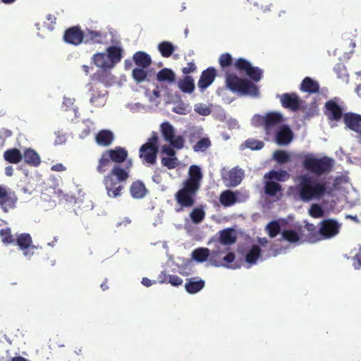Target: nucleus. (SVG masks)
I'll return each instance as SVG.
<instances>
[{"label": "nucleus", "instance_id": "obj_59", "mask_svg": "<svg viewBox=\"0 0 361 361\" xmlns=\"http://www.w3.org/2000/svg\"><path fill=\"white\" fill-rule=\"evenodd\" d=\"M252 123L255 126H264V116L255 115L252 118Z\"/></svg>", "mask_w": 361, "mask_h": 361}, {"label": "nucleus", "instance_id": "obj_62", "mask_svg": "<svg viewBox=\"0 0 361 361\" xmlns=\"http://www.w3.org/2000/svg\"><path fill=\"white\" fill-rule=\"evenodd\" d=\"M353 266L355 269H359L361 267V255L357 254L353 258Z\"/></svg>", "mask_w": 361, "mask_h": 361}, {"label": "nucleus", "instance_id": "obj_44", "mask_svg": "<svg viewBox=\"0 0 361 361\" xmlns=\"http://www.w3.org/2000/svg\"><path fill=\"white\" fill-rule=\"evenodd\" d=\"M190 219L194 224H199L205 217V212L202 208H195L190 214Z\"/></svg>", "mask_w": 361, "mask_h": 361}, {"label": "nucleus", "instance_id": "obj_57", "mask_svg": "<svg viewBox=\"0 0 361 361\" xmlns=\"http://www.w3.org/2000/svg\"><path fill=\"white\" fill-rule=\"evenodd\" d=\"M235 258V254L233 252H229L228 253L223 259L224 262L226 263V265L228 268H233L235 269L236 267H234L233 265H228V264L232 263Z\"/></svg>", "mask_w": 361, "mask_h": 361}, {"label": "nucleus", "instance_id": "obj_30", "mask_svg": "<svg viewBox=\"0 0 361 361\" xmlns=\"http://www.w3.org/2000/svg\"><path fill=\"white\" fill-rule=\"evenodd\" d=\"M147 190L145 188V184L137 180L133 182L130 188V192L131 196L135 199H141L144 197L147 194Z\"/></svg>", "mask_w": 361, "mask_h": 361}, {"label": "nucleus", "instance_id": "obj_55", "mask_svg": "<svg viewBox=\"0 0 361 361\" xmlns=\"http://www.w3.org/2000/svg\"><path fill=\"white\" fill-rule=\"evenodd\" d=\"M169 142L173 147L180 149L184 147L185 140L181 135H174V137H173V138Z\"/></svg>", "mask_w": 361, "mask_h": 361}, {"label": "nucleus", "instance_id": "obj_56", "mask_svg": "<svg viewBox=\"0 0 361 361\" xmlns=\"http://www.w3.org/2000/svg\"><path fill=\"white\" fill-rule=\"evenodd\" d=\"M168 278V283L173 286H178L183 282V279L177 275L169 274L166 276Z\"/></svg>", "mask_w": 361, "mask_h": 361}, {"label": "nucleus", "instance_id": "obj_34", "mask_svg": "<svg viewBox=\"0 0 361 361\" xmlns=\"http://www.w3.org/2000/svg\"><path fill=\"white\" fill-rule=\"evenodd\" d=\"M157 80L159 82H168L169 83H172L176 80V75L171 69L164 68L159 71L157 74Z\"/></svg>", "mask_w": 361, "mask_h": 361}, {"label": "nucleus", "instance_id": "obj_48", "mask_svg": "<svg viewBox=\"0 0 361 361\" xmlns=\"http://www.w3.org/2000/svg\"><path fill=\"white\" fill-rule=\"evenodd\" d=\"M132 76L137 82H142L145 80L147 73L145 71V68L140 67L135 68L132 71Z\"/></svg>", "mask_w": 361, "mask_h": 361}, {"label": "nucleus", "instance_id": "obj_52", "mask_svg": "<svg viewBox=\"0 0 361 361\" xmlns=\"http://www.w3.org/2000/svg\"><path fill=\"white\" fill-rule=\"evenodd\" d=\"M264 142L260 140L248 139L245 142V146L252 150H259L264 147Z\"/></svg>", "mask_w": 361, "mask_h": 361}, {"label": "nucleus", "instance_id": "obj_54", "mask_svg": "<svg viewBox=\"0 0 361 361\" xmlns=\"http://www.w3.org/2000/svg\"><path fill=\"white\" fill-rule=\"evenodd\" d=\"M195 111L201 116H208L211 114L210 108L204 104L199 103L195 105Z\"/></svg>", "mask_w": 361, "mask_h": 361}, {"label": "nucleus", "instance_id": "obj_19", "mask_svg": "<svg viewBox=\"0 0 361 361\" xmlns=\"http://www.w3.org/2000/svg\"><path fill=\"white\" fill-rule=\"evenodd\" d=\"M325 114L331 121H339L343 118L342 108L334 101L329 100L325 103Z\"/></svg>", "mask_w": 361, "mask_h": 361}, {"label": "nucleus", "instance_id": "obj_15", "mask_svg": "<svg viewBox=\"0 0 361 361\" xmlns=\"http://www.w3.org/2000/svg\"><path fill=\"white\" fill-rule=\"evenodd\" d=\"M90 91L92 92L90 103L95 106H102L106 102V90H99L95 83H89Z\"/></svg>", "mask_w": 361, "mask_h": 361}, {"label": "nucleus", "instance_id": "obj_39", "mask_svg": "<svg viewBox=\"0 0 361 361\" xmlns=\"http://www.w3.org/2000/svg\"><path fill=\"white\" fill-rule=\"evenodd\" d=\"M209 255V250L207 247L195 249L192 252V257L197 262H205Z\"/></svg>", "mask_w": 361, "mask_h": 361}, {"label": "nucleus", "instance_id": "obj_33", "mask_svg": "<svg viewBox=\"0 0 361 361\" xmlns=\"http://www.w3.org/2000/svg\"><path fill=\"white\" fill-rule=\"evenodd\" d=\"M264 178L270 180L286 181L290 178V174L285 170H271L264 175Z\"/></svg>", "mask_w": 361, "mask_h": 361}, {"label": "nucleus", "instance_id": "obj_41", "mask_svg": "<svg viewBox=\"0 0 361 361\" xmlns=\"http://www.w3.org/2000/svg\"><path fill=\"white\" fill-rule=\"evenodd\" d=\"M281 185L276 182L270 180L265 182L264 192L269 196H275L276 193L281 192Z\"/></svg>", "mask_w": 361, "mask_h": 361}, {"label": "nucleus", "instance_id": "obj_12", "mask_svg": "<svg viewBox=\"0 0 361 361\" xmlns=\"http://www.w3.org/2000/svg\"><path fill=\"white\" fill-rule=\"evenodd\" d=\"M83 30L79 25L67 28L63 33V39L68 44L78 46L84 42Z\"/></svg>", "mask_w": 361, "mask_h": 361}, {"label": "nucleus", "instance_id": "obj_47", "mask_svg": "<svg viewBox=\"0 0 361 361\" xmlns=\"http://www.w3.org/2000/svg\"><path fill=\"white\" fill-rule=\"evenodd\" d=\"M268 234L271 238H275L281 231L279 223L276 221H271L267 226Z\"/></svg>", "mask_w": 361, "mask_h": 361}, {"label": "nucleus", "instance_id": "obj_9", "mask_svg": "<svg viewBox=\"0 0 361 361\" xmlns=\"http://www.w3.org/2000/svg\"><path fill=\"white\" fill-rule=\"evenodd\" d=\"M18 197L11 188L0 185V207L4 212L15 208Z\"/></svg>", "mask_w": 361, "mask_h": 361}, {"label": "nucleus", "instance_id": "obj_18", "mask_svg": "<svg viewBox=\"0 0 361 361\" xmlns=\"http://www.w3.org/2000/svg\"><path fill=\"white\" fill-rule=\"evenodd\" d=\"M216 76V70L214 67H209L203 71L197 82L198 87L204 90L212 84Z\"/></svg>", "mask_w": 361, "mask_h": 361}, {"label": "nucleus", "instance_id": "obj_51", "mask_svg": "<svg viewBox=\"0 0 361 361\" xmlns=\"http://www.w3.org/2000/svg\"><path fill=\"white\" fill-rule=\"evenodd\" d=\"M178 159L175 157H162L161 164L168 169H175L178 165Z\"/></svg>", "mask_w": 361, "mask_h": 361}, {"label": "nucleus", "instance_id": "obj_35", "mask_svg": "<svg viewBox=\"0 0 361 361\" xmlns=\"http://www.w3.org/2000/svg\"><path fill=\"white\" fill-rule=\"evenodd\" d=\"M261 248L257 245L252 246L251 249L245 255V262L250 264H255L261 256Z\"/></svg>", "mask_w": 361, "mask_h": 361}, {"label": "nucleus", "instance_id": "obj_37", "mask_svg": "<svg viewBox=\"0 0 361 361\" xmlns=\"http://www.w3.org/2000/svg\"><path fill=\"white\" fill-rule=\"evenodd\" d=\"M243 177V171L240 169L233 168L228 173V179L230 184L236 186L240 183Z\"/></svg>", "mask_w": 361, "mask_h": 361}, {"label": "nucleus", "instance_id": "obj_50", "mask_svg": "<svg viewBox=\"0 0 361 361\" xmlns=\"http://www.w3.org/2000/svg\"><path fill=\"white\" fill-rule=\"evenodd\" d=\"M219 63L223 70L229 67L233 63L232 56L229 53H224L221 54L219 58Z\"/></svg>", "mask_w": 361, "mask_h": 361}, {"label": "nucleus", "instance_id": "obj_11", "mask_svg": "<svg viewBox=\"0 0 361 361\" xmlns=\"http://www.w3.org/2000/svg\"><path fill=\"white\" fill-rule=\"evenodd\" d=\"M320 225V234L322 240L330 239L339 233L341 224L332 219L322 221Z\"/></svg>", "mask_w": 361, "mask_h": 361}, {"label": "nucleus", "instance_id": "obj_63", "mask_svg": "<svg viewBox=\"0 0 361 361\" xmlns=\"http://www.w3.org/2000/svg\"><path fill=\"white\" fill-rule=\"evenodd\" d=\"M66 169V166H64L62 164L59 163L51 166V170L54 171H63Z\"/></svg>", "mask_w": 361, "mask_h": 361}, {"label": "nucleus", "instance_id": "obj_27", "mask_svg": "<svg viewBox=\"0 0 361 361\" xmlns=\"http://www.w3.org/2000/svg\"><path fill=\"white\" fill-rule=\"evenodd\" d=\"M300 89L304 92L315 94L319 91V85L316 80L310 77H306L302 80Z\"/></svg>", "mask_w": 361, "mask_h": 361}, {"label": "nucleus", "instance_id": "obj_10", "mask_svg": "<svg viewBox=\"0 0 361 361\" xmlns=\"http://www.w3.org/2000/svg\"><path fill=\"white\" fill-rule=\"evenodd\" d=\"M283 116L276 111L269 112L264 116V130L267 135H271L276 133L281 126Z\"/></svg>", "mask_w": 361, "mask_h": 361}, {"label": "nucleus", "instance_id": "obj_21", "mask_svg": "<svg viewBox=\"0 0 361 361\" xmlns=\"http://www.w3.org/2000/svg\"><path fill=\"white\" fill-rule=\"evenodd\" d=\"M85 44H102L106 35L102 32L87 28L83 31Z\"/></svg>", "mask_w": 361, "mask_h": 361}, {"label": "nucleus", "instance_id": "obj_1", "mask_svg": "<svg viewBox=\"0 0 361 361\" xmlns=\"http://www.w3.org/2000/svg\"><path fill=\"white\" fill-rule=\"evenodd\" d=\"M297 180L295 190L304 202L320 200L326 196L331 195L333 192L332 188L328 185L325 179H319L314 176L302 174L298 176Z\"/></svg>", "mask_w": 361, "mask_h": 361}, {"label": "nucleus", "instance_id": "obj_42", "mask_svg": "<svg viewBox=\"0 0 361 361\" xmlns=\"http://www.w3.org/2000/svg\"><path fill=\"white\" fill-rule=\"evenodd\" d=\"M161 132L167 142H169L175 135V130L173 126L168 121L164 122L161 124Z\"/></svg>", "mask_w": 361, "mask_h": 361}, {"label": "nucleus", "instance_id": "obj_36", "mask_svg": "<svg viewBox=\"0 0 361 361\" xmlns=\"http://www.w3.org/2000/svg\"><path fill=\"white\" fill-rule=\"evenodd\" d=\"M158 50L164 58L170 57L175 51L176 47L169 41H163L158 44Z\"/></svg>", "mask_w": 361, "mask_h": 361}, {"label": "nucleus", "instance_id": "obj_2", "mask_svg": "<svg viewBox=\"0 0 361 361\" xmlns=\"http://www.w3.org/2000/svg\"><path fill=\"white\" fill-rule=\"evenodd\" d=\"M203 176L200 166L192 165L189 168L188 177L182 183V188L175 194V200L180 207L176 209L180 212L183 208L192 207L196 200Z\"/></svg>", "mask_w": 361, "mask_h": 361}, {"label": "nucleus", "instance_id": "obj_28", "mask_svg": "<svg viewBox=\"0 0 361 361\" xmlns=\"http://www.w3.org/2000/svg\"><path fill=\"white\" fill-rule=\"evenodd\" d=\"M237 200V194L229 190H224L219 195V202L225 207L235 204Z\"/></svg>", "mask_w": 361, "mask_h": 361}, {"label": "nucleus", "instance_id": "obj_40", "mask_svg": "<svg viewBox=\"0 0 361 361\" xmlns=\"http://www.w3.org/2000/svg\"><path fill=\"white\" fill-rule=\"evenodd\" d=\"M178 87L183 92H192L195 89L193 79L191 76H185L183 80L179 81Z\"/></svg>", "mask_w": 361, "mask_h": 361}, {"label": "nucleus", "instance_id": "obj_49", "mask_svg": "<svg viewBox=\"0 0 361 361\" xmlns=\"http://www.w3.org/2000/svg\"><path fill=\"white\" fill-rule=\"evenodd\" d=\"M273 157L274 160L281 164L287 163L290 160L288 153L284 150H276L274 153Z\"/></svg>", "mask_w": 361, "mask_h": 361}, {"label": "nucleus", "instance_id": "obj_45", "mask_svg": "<svg viewBox=\"0 0 361 361\" xmlns=\"http://www.w3.org/2000/svg\"><path fill=\"white\" fill-rule=\"evenodd\" d=\"M281 234L283 238L289 243H294L300 240L299 234L291 229L283 230Z\"/></svg>", "mask_w": 361, "mask_h": 361}, {"label": "nucleus", "instance_id": "obj_46", "mask_svg": "<svg viewBox=\"0 0 361 361\" xmlns=\"http://www.w3.org/2000/svg\"><path fill=\"white\" fill-rule=\"evenodd\" d=\"M0 237L4 244H12L15 242V238L11 234L10 228H1L0 230Z\"/></svg>", "mask_w": 361, "mask_h": 361}, {"label": "nucleus", "instance_id": "obj_8", "mask_svg": "<svg viewBox=\"0 0 361 361\" xmlns=\"http://www.w3.org/2000/svg\"><path fill=\"white\" fill-rule=\"evenodd\" d=\"M234 67L240 73H244L251 80L255 82H259L262 78V70L258 67L252 66L251 63L244 58L236 59Z\"/></svg>", "mask_w": 361, "mask_h": 361}, {"label": "nucleus", "instance_id": "obj_17", "mask_svg": "<svg viewBox=\"0 0 361 361\" xmlns=\"http://www.w3.org/2000/svg\"><path fill=\"white\" fill-rule=\"evenodd\" d=\"M107 70L101 69L94 73L91 76V82L90 83H95L97 86L98 83H102L106 87L112 85L114 82V77Z\"/></svg>", "mask_w": 361, "mask_h": 361}, {"label": "nucleus", "instance_id": "obj_25", "mask_svg": "<svg viewBox=\"0 0 361 361\" xmlns=\"http://www.w3.org/2000/svg\"><path fill=\"white\" fill-rule=\"evenodd\" d=\"M114 136L111 131L109 130H102L96 135V142L103 147L109 146L114 141Z\"/></svg>", "mask_w": 361, "mask_h": 361}, {"label": "nucleus", "instance_id": "obj_43", "mask_svg": "<svg viewBox=\"0 0 361 361\" xmlns=\"http://www.w3.org/2000/svg\"><path fill=\"white\" fill-rule=\"evenodd\" d=\"M212 145L209 137H202L193 146L195 152H205Z\"/></svg>", "mask_w": 361, "mask_h": 361}, {"label": "nucleus", "instance_id": "obj_38", "mask_svg": "<svg viewBox=\"0 0 361 361\" xmlns=\"http://www.w3.org/2000/svg\"><path fill=\"white\" fill-rule=\"evenodd\" d=\"M232 228H226L219 232V242L223 245H231L236 240L235 236L233 235Z\"/></svg>", "mask_w": 361, "mask_h": 361}, {"label": "nucleus", "instance_id": "obj_61", "mask_svg": "<svg viewBox=\"0 0 361 361\" xmlns=\"http://www.w3.org/2000/svg\"><path fill=\"white\" fill-rule=\"evenodd\" d=\"M47 19L50 22V25L48 26V28L49 30H53L54 27V25L56 24V18L54 16V15H51V14H49L47 15Z\"/></svg>", "mask_w": 361, "mask_h": 361}, {"label": "nucleus", "instance_id": "obj_58", "mask_svg": "<svg viewBox=\"0 0 361 361\" xmlns=\"http://www.w3.org/2000/svg\"><path fill=\"white\" fill-rule=\"evenodd\" d=\"M196 69H197V67H196L195 63L189 62L187 63V66H185L183 68L182 71L184 74L188 75L190 73L195 71Z\"/></svg>", "mask_w": 361, "mask_h": 361}, {"label": "nucleus", "instance_id": "obj_64", "mask_svg": "<svg viewBox=\"0 0 361 361\" xmlns=\"http://www.w3.org/2000/svg\"><path fill=\"white\" fill-rule=\"evenodd\" d=\"M142 284L146 287H149L153 284V283L149 279L144 277L142 279Z\"/></svg>", "mask_w": 361, "mask_h": 361}, {"label": "nucleus", "instance_id": "obj_24", "mask_svg": "<svg viewBox=\"0 0 361 361\" xmlns=\"http://www.w3.org/2000/svg\"><path fill=\"white\" fill-rule=\"evenodd\" d=\"M133 59L138 67L142 68H148L152 62L150 56L142 51H136L133 56Z\"/></svg>", "mask_w": 361, "mask_h": 361}, {"label": "nucleus", "instance_id": "obj_26", "mask_svg": "<svg viewBox=\"0 0 361 361\" xmlns=\"http://www.w3.org/2000/svg\"><path fill=\"white\" fill-rule=\"evenodd\" d=\"M24 161L31 166H38L41 163V159L38 153L33 149L28 148L24 151L23 154Z\"/></svg>", "mask_w": 361, "mask_h": 361}, {"label": "nucleus", "instance_id": "obj_5", "mask_svg": "<svg viewBox=\"0 0 361 361\" xmlns=\"http://www.w3.org/2000/svg\"><path fill=\"white\" fill-rule=\"evenodd\" d=\"M302 166L307 171L319 177L329 174L334 169V159L324 156L317 157L314 154H309L304 157Z\"/></svg>", "mask_w": 361, "mask_h": 361}, {"label": "nucleus", "instance_id": "obj_31", "mask_svg": "<svg viewBox=\"0 0 361 361\" xmlns=\"http://www.w3.org/2000/svg\"><path fill=\"white\" fill-rule=\"evenodd\" d=\"M109 59L105 53L101 52L94 54L92 57V61L94 64L102 69L109 70L113 68Z\"/></svg>", "mask_w": 361, "mask_h": 361}, {"label": "nucleus", "instance_id": "obj_6", "mask_svg": "<svg viewBox=\"0 0 361 361\" xmlns=\"http://www.w3.org/2000/svg\"><path fill=\"white\" fill-rule=\"evenodd\" d=\"M225 82L227 88L234 93L253 97L259 94V89L257 85L247 78L238 77L234 73H226Z\"/></svg>", "mask_w": 361, "mask_h": 361}, {"label": "nucleus", "instance_id": "obj_14", "mask_svg": "<svg viewBox=\"0 0 361 361\" xmlns=\"http://www.w3.org/2000/svg\"><path fill=\"white\" fill-rule=\"evenodd\" d=\"M278 97L284 109L294 112L300 109L302 101L296 93H283Z\"/></svg>", "mask_w": 361, "mask_h": 361}, {"label": "nucleus", "instance_id": "obj_4", "mask_svg": "<svg viewBox=\"0 0 361 361\" xmlns=\"http://www.w3.org/2000/svg\"><path fill=\"white\" fill-rule=\"evenodd\" d=\"M128 156V150L123 147L117 146L114 149H106L102 153L97 166V171L104 173L113 166H129L132 165L130 161L125 163Z\"/></svg>", "mask_w": 361, "mask_h": 361}, {"label": "nucleus", "instance_id": "obj_3", "mask_svg": "<svg viewBox=\"0 0 361 361\" xmlns=\"http://www.w3.org/2000/svg\"><path fill=\"white\" fill-rule=\"evenodd\" d=\"M130 165L113 166L106 176L103 183L106 192L110 197H117L121 195L124 187L123 184L130 178Z\"/></svg>", "mask_w": 361, "mask_h": 361}, {"label": "nucleus", "instance_id": "obj_29", "mask_svg": "<svg viewBox=\"0 0 361 361\" xmlns=\"http://www.w3.org/2000/svg\"><path fill=\"white\" fill-rule=\"evenodd\" d=\"M204 286V281L196 278H190L187 279L185 284V290L190 294H195L201 290Z\"/></svg>", "mask_w": 361, "mask_h": 361}, {"label": "nucleus", "instance_id": "obj_32", "mask_svg": "<svg viewBox=\"0 0 361 361\" xmlns=\"http://www.w3.org/2000/svg\"><path fill=\"white\" fill-rule=\"evenodd\" d=\"M4 158L8 163L18 164L23 159V154L18 149L11 148L4 152Z\"/></svg>", "mask_w": 361, "mask_h": 361}, {"label": "nucleus", "instance_id": "obj_53", "mask_svg": "<svg viewBox=\"0 0 361 361\" xmlns=\"http://www.w3.org/2000/svg\"><path fill=\"white\" fill-rule=\"evenodd\" d=\"M310 215L313 218H320L324 216V210L318 204H312L309 209Z\"/></svg>", "mask_w": 361, "mask_h": 361}, {"label": "nucleus", "instance_id": "obj_16", "mask_svg": "<svg viewBox=\"0 0 361 361\" xmlns=\"http://www.w3.org/2000/svg\"><path fill=\"white\" fill-rule=\"evenodd\" d=\"M343 122L350 130L361 133V115L348 112L343 114Z\"/></svg>", "mask_w": 361, "mask_h": 361}, {"label": "nucleus", "instance_id": "obj_60", "mask_svg": "<svg viewBox=\"0 0 361 361\" xmlns=\"http://www.w3.org/2000/svg\"><path fill=\"white\" fill-rule=\"evenodd\" d=\"M161 152L167 154L169 157H175V150L169 145H163L161 147Z\"/></svg>", "mask_w": 361, "mask_h": 361}, {"label": "nucleus", "instance_id": "obj_22", "mask_svg": "<svg viewBox=\"0 0 361 361\" xmlns=\"http://www.w3.org/2000/svg\"><path fill=\"white\" fill-rule=\"evenodd\" d=\"M304 228L307 231V234L305 235V238L306 241L314 243L322 240L320 228L317 229L316 226L309 222L305 223Z\"/></svg>", "mask_w": 361, "mask_h": 361}, {"label": "nucleus", "instance_id": "obj_20", "mask_svg": "<svg viewBox=\"0 0 361 361\" xmlns=\"http://www.w3.org/2000/svg\"><path fill=\"white\" fill-rule=\"evenodd\" d=\"M275 135L276 142L279 145H287L293 140V135L290 128L286 125H282Z\"/></svg>", "mask_w": 361, "mask_h": 361}, {"label": "nucleus", "instance_id": "obj_23", "mask_svg": "<svg viewBox=\"0 0 361 361\" xmlns=\"http://www.w3.org/2000/svg\"><path fill=\"white\" fill-rule=\"evenodd\" d=\"M106 55L109 61L114 68L115 65L121 61L123 56V49L120 47L110 46L106 49Z\"/></svg>", "mask_w": 361, "mask_h": 361}, {"label": "nucleus", "instance_id": "obj_13", "mask_svg": "<svg viewBox=\"0 0 361 361\" xmlns=\"http://www.w3.org/2000/svg\"><path fill=\"white\" fill-rule=\"evenodd\" d=\"M16 244L19 249L23 252L25 257L30 258L34 255V250L37 249L35 245H32V239L29 233H20L15 239Z\"/></svg>", "mask_w": 361, "mask_h": 361}, {"label": "nucleus", "instance_id": "obj_7", "mask_svg": "<svg viewBox=\"0 0 361 361\" xmlns=\"http://www.w3.org/2000/svg\"><path fill=\"white\" fill-rule=\"evenodd\" d=\"M159 152V137L156 132H152L147 141L141 145L139 157L143 164L154 165L157 163Z\"/></svg>", "mask_w": 361, "mask_h": 361}]
</instances>
